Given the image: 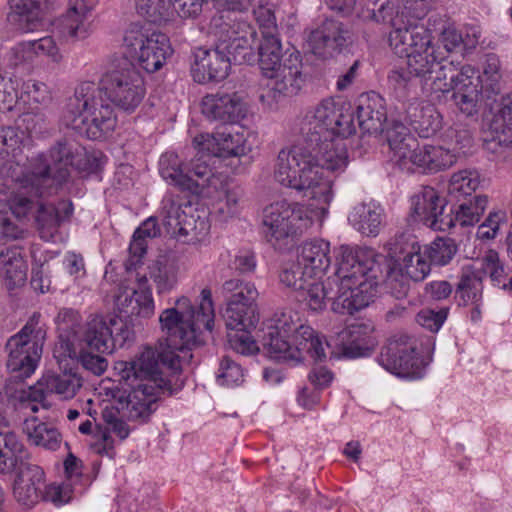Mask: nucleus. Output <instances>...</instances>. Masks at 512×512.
<instances>
[{"instance_id":"obj_1","label":"nucleus","mask_w":512,"mask_h":512,"mask_svg":"<svg viewBox=\"0 0 512 512\" xmlns=\"http://www.w3.org/2000/svg\"><path fill=\"white\" fill-rule=\"evenodd\" d=\"M296 144L279 151L273 176L280 185L317 202L322 218L333 199L332 182L324 170L342 171L348 155L342 140L356 132L353 113L332 97L308 109L297 124Z\"/></svg>"},{"instance_id":"obj_2","label":"nucleus","mask_w":512,"mask_h":512,"mask_svg":"<svg viewBox=\"0 0 512 512\" xmlns=\"http://www.w3.org/2000/svg\"><path fill=\"white\" fill-rule=\"evenodd\" d=\"M200 302L195 305L187 297H180L175 307L160 314L159 321L165 338L160 341V351L146 347L139 356L118 364L121 379L126 383H149L157 389L173 393L170 380L160 377V365L167 366L174 374L180 371V357L176 352L191 350L201 344L204 331L214 327V305L209 288L202 289Z\"/></svg>"},{"instance_id":"obj_3","label":"nucleus","mask_w":512,"mask_h":512,"mask_svg":"<svg viewBox=\"0 0 512 512\" xmlns=\"http://www.w3.org/2000/svg\"><path fill=\"white\" fill-rule=\"evenodd\" d=\"M144 79L133 62L123 58L115 68L104 73L99 82L85 81L68 98L61 123L78 134L99 140L111 133L117 124L113 104L132 113L144 99Z\"/></svg>"},{"instance_id":"obj_4","label":"nucleus","mask_w":512,"mask_h":512,"mask_svg":"<svg viewBox=\"0 0 512 512\" xmlns=\"http://www.w3.org/2000/svg\"><path fill=\"white\" fill-rule=\"evenodd\" d=\"M336 259V272L326 282L314 277L298 292V297L312 311L323 310L326 301L332 300L334 312L353 315L373 301L379 267L372 259L362 260L348 246L339 248Z\"/></svg>"},{"instance_id":"obj_5","label":"nucleus","mask_w":512,"mask_h":512,"mask_svg":"<svg viewBox=\"0 0 512 512\" xmlns=\"http://www.w3.org/2000/svg\"><path fill=\"white\" fill-rule=\"evenodd\" d=\"M260 341L268 356L279 362L297 364L308 354L315 361L326 358L328 343L312 327L300 323L297 313L283 310L264 323Z\"/></svg>"},{"instance_id":"obj_6","label":"nucleus","mask_w":512,"mask_h":512,"mask_svg":"<svg viewBox=\"0 0 512 512\" xmlns=\"http://www.w3.org/2000/svg\"><path fill=\"white\" fill-rule=\"evenodd\" d=\"M259 66L267 78L259 100L267 109H277L281 102L300 90L301 55L295 50L282 54L280 39L272 33L264 34L259 46Z\"/></svg>"},{"instance_id":"obj_7","label":"nucleus","mask_w":512,"mask_h":512,"mask_svg":"<svg viewBox=\"0 0 512 512\" xmlns=\"http://www.w3.org/2000/svg\"><path fill=\"white\" fill-rule=\"evenodd\" d=\"M77 155L78 147L73 142L60 139L50 148L48 158L39 155L33 159L30 170L10 162L4 166V173L31 196H43L67 180Z\"/></svg>"},{"instance_id":"obj_8","label":"nucleus","mask_w":512,"mask_h":512,"mask_svg":"<svg viewBox=\"0 0 512 512\" xmlns=\"http://www.w3.org/2000/svg\"><path fill=\"white\" fill-rule=\"evenodd\" d=\"M45 339L46 330L40 325V314L34 313L21 330L7 340V367L15 373V379L23 380L34 373Z\"/></svg>"},{"instance_id":"obj_9","label":"nucleus","mask_w":512,"mask_h":512,"mask_svg":"<svg viewBox=\"0 0 512 512\" xmlns=\"http://www.w3.org/2000/svg\"><path fill=\"white\" fill-rule=\"evenodd\" d=\"M125 54L148 73L160 70L173 50L168 37L150 25L131 23L123 36Z\"/></svg>"},{"instance_id":"obj_10","label":"nucleus","mask_w":512,"mask_h":512,"mask_svg":"<svg viewBox=\"0 0 512 512\" xmlns=\"http://www.w3.org/2000/svg\"><path fill=\"white\" fill-rule=\"evenodd\" d=\"M226 303L223 319L227 329H252L259 322L258 291L251 282L226 280L221 288Z\"/></svg>"},{"instance_id":"obj_11","label":"nucleus","mask_w":512,"mask_h":512,"mask_svg":"<svg viewBox=\"0 0 512 512\" xmlns=\"http://www.w3.org/2000/svg\"><path fill=\"white\" fill-rule=\"evenodd\" d=\"M123 323L117 315L93 313L87 317L83 327L75 330L71 327L69 336L74 339L77 345L85 346L91 351L98 353H112L116 343L120 345L127 339L124 335Z\"/></svg>"},{"instance_id":"obj_12","label":"nucleus","mask_w":512,"mask_h":512,"mask_svg":"<svg viewBox=\"0 0 512 512\" xmlns=\"http://www.w3.org/2000/svg\"><path fill=\"white\" fill-rule=\"evenodd\" d=\"M309 219L304 208L297 203L279 201L263 210L262 225L266 240L275 248L289 237L301 234L308 227Z\"/></svg>"},{"instance_id":"obj_13","label":"nucleus","mask_w":512,"mask_h":512,"mask_svg":"<svg viewBox=\"0 0 512 512\" xmlns=\"http://www.w3.org/2000/svg\"><path fill=\"white\" fill-rule=\"evenodd\" d=\"M209 33L213 35L230 63L242 64L253 59L252 46L248 38L249 26L245 21H226L222 15L212 17Z\"/></svg>"},{"instance_id":"obj_14","label":"nucleus","mask_w":512,"mask_h":512,"mask_svg":"<svg viewBox=\"0 0 512 512\" xmlns=\"http://www.w3.org/2000/svg\"><path fill=\"white\" fill-rule=\"evenodd\" d=\"M387 247L389 256L395 260V266L412 281H423L429 275L430 263L415 235L408 232L397 234L389 240Z\"/></svg>"},{"instance_id":"obj_15","label":"nucleus","mask_w":512,"mask_h":512,"mask_svg":"<svg viewBox=\"0 0 512 512\" xmlns=\"http://www.w3.org/2000/svg\"><path fill=\"white\" fill-rule=\"evenodd\" d=\"M380 365L387 371L403 378H420L421 361L416 353V342L407 335L395 336L382 348Z\"/></svg>"},{"instance_id":"obj_16","label":"nucleus","mask_w":512,"mask_h":512,"mask_svg":"<svg viewBox=\"0 0 512 512\" xmlns=\"http://www.w3.org/2000/svg\"><path fill=\"white\" fill-rule=\"evenodd\" d=\"M411 216L435 231H447L454 227L453 210L447 208L445 198L433 187H423L411 197Z\"/></svg>"},{"instance_id":"obj_17","label":"nucleus","mask_w":512,"mask_h":512,"mask_svg":"<svg viewBox=\"0 0 512 512\" xmlns=\"http://www.w3.org/2000/svg\"><path fill=\"white\" fill-rule=\"evenodd\" d=\"M307 42L316 57L329 60L352 45L353 33L343 22L327 18L310 32Z\"/></svg>"},{"instance_id":"obj_18","label":"nucleus","mask_w":512,"mask_h":512,"mask_svg":"<svg viewBox=\"0 0 512 512\" xmlns=\"http://www.w3.org/2000/svg\"><path fill=\"white\" fill-rule=\"evenodd\" d=\"M197 153L205 154L209 159L215 157H242L248 154L250 147L243 132L230 130L200 134L193 139Z\"/></svg>"},{"instance_id":"obj_19","label":"nucleus","mask_w":512,"mask_h":512,"mask_svg":"<svg viewBox=\"0 0 512 512\" xmlns=\"http://www.w3.org/2000/svg\"><path fill=\"white\" fill-rule=\"evenodd\" d=\"M231 63L216 41L213 48L198 47L193 52L191 75L199 84L219 82L227 78Z\"/></svg>"},{"instance_id":"obj_20","label":"nucleus","mask_w":512,"mask_h":512,"mask_svg":"<svg viewBox=\"0 0 512 512\" xmlns=\"http://www.w3.org/2000/svg\"><path fill=\"white\" fill-rule=\"evenodd\" d=\"M201 112L208 120L235 124L246 117L248 105L238 92H218L202 98Z\"/></svg>"},{"instance_id":"obj_21","label":"nucleus","mask_w":512,"mask_h":512,"mask_svg":"<svg viewBox=\"0 0 512 512\" xmlns=\"http://www.w3.org/2000/svg\"><path fill=\"white\" fill-rule=\"evenodd\" d=\"M81 386V378L71 371L60 374L47 373L35 385L21 390L17 397L21 401H44L48 393H55L67 400L73 398Z\"/></svg>"},{"instance_id":"obj_22","label":"nucleus","mask_w":512,"mask_h":512,"mask_svg":"<svg viewBox=\"0 0 512 512\" xmlns=\"http://www.w3.org/2000/svg\"><path fill=\"white\" fill-rule=\"evenodd\" d=\"M389 44L395 54L400 57L408 55L429 43L430 33L415 21L405 20L403 16H395L391 24Z\"/></svg>"},{"instance_id":"obj_23","label":"nucleus","mask_w":512,"mask_h":512,"mask_svg":"<svg viewBox=\"0 0 512 512\" xmlns=\"http://www.w3.org/2000/svg\"><path fill=\"white\" fill-rule=\"evenodd\" d=\"M138 289H125L115 299V304L124 317L148 318L154 314V301L145 275L138 277Z\"/></svg>"},{"instance_id":"obj_24","label":"nucleus","mask_w":512,"mask_h":512,"mask_svg":"<svg viewBox=\"0 0 512 512\" xmlns=\"http://www.w3.org/2000/svg\"><path fill=\"white\" fill-rule=\"evenodd\" d=\"M73 211V203L70 200H61L56 204L40 202L35 214L40 237L45 241L52 240L59 233L61 225L70 221Z\"/></svg>"},{"instance_id":"obj_25","label":"nucleus","mask_w":512,"mask_h":512,"mask_svg":"<svg viewBox=\"0 0 512 512\" xmlns=\"http://www.w3.org/2000/svg\"><path fill=\"white\" fill-rule=\"evenodd\" d=\"M91 8L85 0H70L58 29L66 39L82 40L89 36L92 23Z\"/></svg>"},{"instance_id":"obj_26","label":"nucleus","mask_w":512,"mask_h":512,"mask_svg":"<svg viewBox=\"0 0 512 512\" xmlns=\"http://www.w3.org/2000/svg\"><path fill=\"white\" fill-rule=\"evenodd\" d=\"M16 478L13 486L15 499L23 505H32L41 497L44 481L43 469L32 463L20 465L14 470Z\"/></svg>"},{"instance_id":"obj_27","label":"nucleus","mask_w":512,"mask_h":512,"mask_svg":"<svg viewBox=\"0 0 512 512\" xmlns=\"http://www.w3.org/2000/svg\"><path fill=\"white\" fill-rule=\"evenodd\" d=\"M359 128L364 134L378 135L383 132L387 120L384 99L376 93L361 95L356 109Z\"/></svg>"},{"instance_id":"obj_28","label":"nucleus","mask_w":512,"mask_h":512,"mask_svg":"<svg viewBox=\"0 0 512 512\" xmlns=\"http://www.w3.org/2000/svg\"><path fill=\"white\" fill-rule=\"evenodd\" d=\"M162 222L166 232L172 237L187 236L196 229V220L193 215L187 213L191 205L179 204L172 196H166L162 201Z\"/></svg>"},{"instance_id":"obj_29","label":"nucleus","mask_w":512,"mask_h":512,"mask_svg":"<svg viewBox=\"0 0 512 512\" xmlns=\"http://www.w3.org/2000/svg\"><path fill=\"white\" fill-rule=\"evenodd\" d=\"M132 387L128 396L126 410L130 420L146 421L155 410L157 397L161 390L149 383H127Z\"/></svg>"},{"instance_id":"obj_30","label":"nucleus","mask_w":512,"mask_h":512,"mask_svg":"<svg viewBox=\"0 0 512 512\" xmlns=\"http://www.w3.org/2000/svg\"><path fill=\"white\" fill-rule=\"evenodd\" d=\"M211 160L205 154L196 153L189 163V171L196 176L194 184L197 185L195 189H188L187 191L193 194H203L207 190V194L211 191L224 190L226 185V177L220 173H213L211 169Z\"/></svg>"},{"instance_id":"obj_31","label":"nucleus","mask_w":512,"mask_h":512,"mask_svg":"<svg viewBox=\"0 0 512 512\" xmlns=\"http://www.w3.org/2000/svg\"><path fill=\"white\" fill-rule=\"evenodd\" d=\"M297 261L307 273L320 277L331 264L329 242L319 239L303 243L299 248Z\"/></svg>"},{"instance_id":"obj_32","label":"nucleus","mask_w":512,"mask_h":512,"mask_svg":"<svg viewBox=\"0 0 512 512\" xmlns=\"http://www.w3.org/2000/svg\"><path fill=\"white\" fill-rule=\"evenodd\" d=\"M406 119L422 138L435 135L442 127V116L431 104L410 103L406 109Z\"/></svg>"},{"instance_id":"obj_33","label":"nucleus","mask_w":512,"mask_h":512,"mask_svg":"<svg viewBox=\"0 0 512 512\" xmlns=\"http://www.w3.org/2000/svg\"><path fill=\"white\" fill-rule=\"evenodd\" d=\"M383 209L374 202L355 205L348 215V222L365 236H377L383 221Z\"/></svg>"},{"instance_id":"obj_34","label":"nucleus","mask_w":512,"mask_h":512,"mask_svg":"<svg viewBox=\"0 0 512 512\" xmlns=\"http://www.w3.org/2000/svg\"><path fill=\"white\" fill-rule=\"evenodd\" d=\"M385 135L391 153V161L400 168H406L407 155L417 147V139L401 122H393L386 130Z\"/></svg>"},{"instance_id":"obj_35","label":"nucleus","mask_w":512,"mask_h":512,"mask_svg":"<svg viewBox=\"0 0 512 512\" xmlns=\"http://www.w3.org/2000/svg\"><path fill=\"white\" fill-rule=\"evenodd\" d=\"M30 454L11 431L0 432V473L14 472L20 465L29 463Z\"/></svg>"},{"instance_id":"obj_36","label":"nucleus","mask_w":512,"mask_h":512,"mask_svg":"<svg viewBox=\"0 0 512 512\" xmlns=\"http://www.w3.org/2000/svg\"><path fill=\"white\" fill-rule=\"evenodd\" d=\"M441 48L432 43L431 37L429 43L423 47L417 48L407 57V69L413 76L420 77L428 81L434 69L439 65L438 61L442 55Z\"/></svg>"},{"instance_id":"obj_37","label":"nucleus","mask_w":512,"mask_h":512,"mask_svg":"<svg viewBox=\"0 0 512 512\" xmlns=\"http://www.w3.org/2000/svg\"><path fill=\"white\" fill-rule=\"evenodd\" d=\"M183 161L174 152L164 153L159 160V172L162 178L169 184L177 187L182 191L188 189H195L197 185L194 184V179L189 173L184 171Z\"/></svg>"},{"instance_id":"obj_38","label":"nucleus","mask_w":512,"mask_h":512,"mask_svg":"<svg viewBox=\"0 0 512 512\" xmlns=\"http://www.w3.org/2000/svg\"><path fill=\"white\" fill-rule=\"evenodd\" d=\"M23 431L35 446L55 451L62 443L60 432L52 425L39 422L37 417L25 419Z\"/></svg>"},{"instance_id":"obj_39","label":"nucleus","mask_w":512,"mask_h":512,"mask_svg":"<svg viewBox=\"0 0 512 512\" xmlns=\"http://www.w3.org/2000/svg\"><path fill=\"white\" fill-rule=\"evenodd\" d=\"M148 270L149 277L159 294L169 292L176 287L179 264L174 258L160 256L149 265Z\"/></svg>"},{"instance_id":"obj_40","label":"nucleus","mask_w":512,"mask_h":512,"mask_svg":"<svg viewBox=\"0 0 512 512\" xmlns=\"http://www.w3.org/2000/svg\"><path fill=\"white\" fill-rule=\"evenodd\" d=\"M60 339L64 353L71 359H77L85 370L98 376L105 372L108 366L106 358L93 354L85 346L77 345L75 340L69 336L64 338V335L61 334Z\"/></svg>"},{"instance_id":"obj_41","label":"nucleus","mask_w":512,"mask_h":512,"mask_svg":"<svg viewBox=\"0 0 512 512\" xmlns=\"http://www.w3.org/2000/svg\"><path fill=\"white\" fill-rule=\"evenodd\" d=\"M372 328L365 324H353L345 329L341 335L347 343L343 344L342 354L347 358H358L370 355L371 342L368 334Z\"/></svg>"},{"instance_id":"obj_42","label":"nucleus","mask_w":512,"mask_h":512,"mask_svg":"<svg viewBox=\"0 0 512 512\" xmlns=\"http://www.w3.org/2000/svg\"><path fill=\"white\" fill-rule=\"evenodd\" d=\"M492 141L503 146L512 144V98L502 99L501 107L490 123Z\"/></svg>"},{"instance_id":"obj_43","label":"nucleus","mask_w":512,"mask_h":512,"mask_svg":"<svg viewBox=\"0 0 512 512\" xmlns=\"http://www.w3.org/2000/svg\"><path fill=\"white\" fill-rule=\"evenodd\" d=\"M434 72L430 76L431 90L434 92H449L458 88L457 83V66L453 61L447 60L444 53L438 61Z\"/></svg>"},{"instance_id":"obj_44","label":"nucleus","mask_w":512,"mask_h":512,"mask_svg":"<svg viewBox=\"0 0 512 512\" xmlns=\"http://www.w3.org/2000/svg\"><path fill=\"white\" fill-rule=\"evenodd\" d=\"M482 278L470 268L462 271L459 282L455 290V297L459 299V304L467 305L476 303L482 295Z\"/></svg>"},{"instance_id":"obj_45","label":"nucleus","mask_w":512,"mask_h":512,"mask_svg":"<svg viewBox=\"0 0 512 512\" xmlns=\"http://www.w3.org/2000/svg\"><path fill=\"white\" fill-rule=\"evenodd\" d=\"M396 0H364L360 17L364 21L390 23L395 19Z\"/></svg>"},{"instance_id":"obj_46","label":"nucleus","mask_w":512,"mask_h":512,"mask_svg":"<svg viewBox=\"0 0 512 512\" xmlns=\"http://www.w3.org/2000/svg\"><path fill=\"white\" fill-rule=\"evenodd\" d=\"M488 203L487 196L478 195L473 200L464 201L459 205L456 213H453L454 224L458 222L461 226H473L483 215Z\"/></svg>"},{"instance_id":"obj_47","label":"nucleus","mask_w":512,"mask_h":512,"mask_svg":"<svg viewBox=\"0 0 512 512\" xmlns=\"http://www.w3.org/2000/svg\"><path fill=\"white\" fill-rule=\"evenodd\" d=\"M425 258L430 263L444 266L448 264L457 252V247L451 239L436 238L433 242L422 248Z\"/></svg>"},{"instance_id":"obj_48","label":"nucleus","mask_w":512,"mask_h":512,"mask_svg":"<svg viewBox=\"0 0 512 512\" xmlns=\"http://www.w3.org/2000/svg\"><path fill=\"white\" fill-rule=\"evenodd\" d=\"M314 279V276L307 273V270L302 268V265L296 261L286 262L279 273V280L281 284L296 291L304 289V286Z\"/></svg>"},{"instance_id":"obj_49","label":"nucleus","mask_w":512,"mask_h":512,"mask_svg":"<svg viewBox=\"0 0 512 512\" xmlns=\"http://www.w3.org/2000/svg\"><path fill=\"white\" fill-rule=\"evenodd\" d=\"M479 176L475 171L463 170L452 175L448 193L450 196L460 200L461 197L472 195L479 186Z\"/></svg>"},{"instance_id":"obj_50","label":"nucleus","mask_w":512,"mask_h":512,"mask_svg":"<svg viewBox=\"0 0 512 512\" xmlns=\"http://www.w3.org/2000/svg\"><path fill=\"white\" fill-rule=\"evenodd\" d=\"M500 60L499 57L494 53H488L485 56L483 63V75L481 81L482 87L492 94H499L501 90L500 86Z\"/></svg>"},{"instance_id":"obj_51","label":"nucleus","mask_w":512,"mask_h":512,"mask_svg":"<svg viewBox=\"0 0 512 512\" xmlns=\"http://www.w3.org/2000/svg\"><path fill=\"white\" fill-rule=\"evenodd\" d=\"M479 270L488 275L494 285H502L505 282L506 272L503 263L499 259V255L494 250H489L480 260Z\"/></svg>"},{"instance_id":"obj_52","label":"nucleus","mask_w":512,"mask_h":512,"mask_svg":"<svg viewBox=\"0 0 512 512\" xmlns=\"http://www.w3.org/2000/svg\"><path fill=\"white\" fill-rule=\"evenodd\" d=\"M244 373L241 366L230 357L224 356L217 373V382L222 386H237L243 382Z\"/></svg>"},{"instance_id":"obj_53","label":"nucleus","mask_w":512,"mask_h":512,"mask_svg":"<svg viewBox=\"0 0 512 512\" xmlns=\"http://www.w3.org/2000/svg\"><path fill=\"white\" fill-rule=\"evenodd\" d=\"M11 9L20 17V21H26L27 30H33L39 20L40 3L38 0H9Z\"/></svg>"},{"instance_id":"obj_54","label":"nucleus","mask_w":512,"mask_h":512,"mask_svg":"<svg viewBox=\"0 0 512 512\" xmlns=\"http://www.w3.org/2000/svg\"><path fill=\"white\" fill-rule=\"evenodd\" d=\"M410 281V277L394 266L387 273L385 287L392 296L402 299L407 296L410 290Z\"/></svg>"},{"instance_id":"obj_55","label":"nucleus","mask_w":512,"mask_h":512,"mask_svg":"<svg viewBox=\"0 0 512 512\" xmlns=\"http://www.w3.org/2000/svg\"><path fill=\"white\" fill-rule=\"evenodd\" d=\"M453 99L462 113L472 116L477 113L478 90L476 86L454 89Z\"/></svg>"},{"instance_id":"obj_56","label":"nucleus","mask_w":512,"mask_h":512,"mask_svg":"<svg viewBox=\"0 0 512 512\" xmlns=\"http://www.w3.org/2000/svg\"><path fill=\"white\" fill-rule=\"evenodd\" d=\"M233 330L234 334H228V341L233 350L242 355H251L259 350L255 340L249 334L250 329Z\"/></svg>"},{"instance_id":"obj_57","label":"nucleus","mask_w":512,"mask_h":512,"mask_svg":"<svg viewBox=\"0 0 512 512\" xmlns=\"http://www.w3.org/2000/svg\"><path fill=\"white\" fill-rule=\"evenodd\" d=\"M448 308H441L438 311L422 309L416 315V322L431 332H437L447 319Z\"/></svg>"},{"instance_id":"obj_58","label":"nucleus","mask_w":512,"mask_h":512,"mask_svg":"<svg viewBox=\"0 0 512 512\" xmlns=\"http://www.w3.org/2000/svg\"><path fill=\"white\" fill-rule=\"evenodd\" d=\"M253 0H213L217 12L213 17L222 15L226 21L233 23V21H240L236 17L232 18V13L241 12L250 6Z\"/></svg>"},{"instance_id":"obj_59","label":"nucleus","mask_w":512,"mask_h":512,"mask_svg":"<svg viewBox=\"0 0 512 512\" xmlns=\"http://www.w3.org/2000/svg\"><path fill=\"white\" fill-rule=\"evenodd\" d=\"M402 10L396 8L395 16H403V19L415 21L418 23L428 11L429 5L427 0H402Z\"/></svg>"},{"instance_id":"obj_60","label":"nucleus","mask_w":512,"mask_h":512,"mask_svg":"<svg viewBox=\"0 0 512 512\" xmlns=\"http://www.w3.org/2000/svg\"><path fill=\"white\" fill-rule=\"evenodd\" d=\"M431 160L430 170L447 169L456 163L457 155L450 149L431 145Z\"/></svg>"},{"instance_id":"obj_61","label":"nucleus","mask_w":512,"mask_h":512,"mask_svg":"<svg viewBox=\"0 0 512 512\" xmlns=\"http://www.w3.org/2000/svg\"><path fill=\"white\" fill-rule=\"evenodd\" d=\"M104 422L109 426V430L115 433L121 440L128 437L130 433L127 423L118 417V411L114 409H104L102 412Z\"/></svg>"},{"instance_id":"obj_62","label":"nucleus","mask_w":512,"mask_h":512,"mask_svg":"<svg viewBox=\"0 0 512 512\" xmlns=\"http://www.w3.org/2000/svg\"><path fill=\"white\" fill-rule=\"evenodd\" d=\"M146 252L147 241L144 238L137 237V234L134 233L129 245V258L125 263L126 269H135L136 266L141 262Z\"/></svg>"},{"instance_id":"obj_63","label":"nucleus","mask_w":512,"mask_h":512,"mask_svg":"<svg viewBox=\"0 0 512 512\" xmlns=\"http://www.w3.org/2000/svg\"><path fill=\"white\" fill-rule=\"evenodd\" d=\"M451 141L453 143V151L458 154L465 155L473 145V137L471 132L465 127H458L451 131Z\"/></svg>"},{"instance_id":"obj_64","label":"nucleus","mask_w":512,"mask_h":512,"mask_svg":"<svg viewBox=\"0 0 512 512\" xmlns=\"http://www.w3.org/2000/svg\"><path fill=\"white\" fill-rule=\"evenodd\" d=\"M24 91L35 103L46 104L51 100L49 89L42 82L29 80L24 84Z\"/></svg>"}]
</instances>
